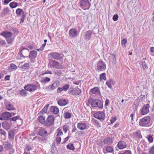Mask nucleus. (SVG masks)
<instances>
[{
	"label": "nucleus",
	"mask_w": 154,
	"mask_h": 154,
	"mask_svg": "<svg viewBox=\"0 0 154 154\" xmlns=\"http://www.w3.org/2000/svg\"><path fill=\"white\" fill-rule=\"evenodd\" d=\"M88 101L89 103L93 107H98L100 109H101L103 107V103L98 99L93 100L91 98H89Z\"/></svg>",
	"instance_id": "f257e3e1"
},
{
	"label": "nucleus",
	"mask_w": 154,
	"mask_h": 154,
	"mask_svg": "<svg viewBox=\"0 0 154 154\" xmlns=\"http://www.w3.org/2000/svg\"><path fill=\"white\" fill-rule=\"evenodd\" d=\"M79 4L80 7L84 10L89 9L91 5L88 0H80Z\"/></svg>",
	"instance_id": "f03ea898"
},
{
	"label": "nucleus",
	"mask_w": 154,
	"mask_h": 154,
	"mask_svg": "<svg viewBox=\"0 0 154 154\" xmlns=\"http://www.w3.org/2000/svg\"><path fill=\"white\" fill-rule=\"evenodd\" d=\"M150 121V117L149 116H146L140 119L139 125L142 127H148Z\"/></svg>",
	"instance_id": "7ed1b4c3"
},
{
	"label": "nucleus",
	"mask_w": 154,
	"mask_h": 154,
	"mask_svg": "<svg viewBox=\"0 0 154 154\" xmlns=\"http://www.w3.org/2000/svg\"><path fill=\"white\" fill-rule=\"evenodd\" d=\"M81 93V90L78 87L75 88H70L68 91L69 94L73 95H78Z\"/></svg>",
	"instance_id": "20e7f679"
},
{
	"label": "nucleus",
	"mask_w": 154,
	"mask_h": 154,
	"mask_svg": "<svg viewBox=\"0 0 154 154\" xmlns=\"http://www.w3.org/2000/svg\"><path fill=\"white\" fill-rule=\"evenodd\" d=\"M97 66V70L98 72L104 71L106 67L105 63L101 60L98 62Z\"/></svg>",
	"instance_id": "39448f33"
},
{
	"label": "nucleus",
	"mask_w": 154,
	"mask_h": 154,
	"mask_svg": "<svg viewBox=\"0 0 154 154\" xmlns=\"http://www.w3.org/2000/svg\"><path fill=\"white\" fill-rule=\"evenodd\" d=\"M94 117L95 118L99 119L104 120L105 118V114L104 112L103 111H98L93 115Z\"/></svg>",
	"instance_id": "423d86ee"
},
{
	"label": "nucleus",
	"mask_w": 154,
	"mask_h": 154,
	"mask_svg": "<svg viewBox=\"0 0 154 154\" xmlns=\"http://www.w3.org/2000/svg\"><path fill=\"white\" fill-rule=\"evenodd\" d=\"M55 117L53 115H50L48 116L46 120L45 126H50L54 123Z\"/></svg>",
	"instance_id": "0eeeda50"
},
{
	"label": "nucleus",
	"mask_w": 154,
	"mask_h": 154,
	"mask_svg": "<svg viewBox=\"0 0 154 154\" xmlns=\"http://www.w3.org/2000/svg\"><path fill=\"white\" fill-rule=\"evenodd\" d=\"M1 115L2 120H9L12 116L11 113L7 112L2 113Z\"/></svg>",
	"instance_id": "6e6552de"
},
{
	"label": "nucleus",
	"mask_w": 154,
	"mask_h": 154,
	"mask_svg": "<svg viewBox=\"0 0 154 154\" xmlns=\"http://www.w3.org/2000/svg\"><path fill=\"white\" fill-rule=\"evenodd\" d=\"M37 86L34 84L27 85L24 87V89L27 91L32 92L35 91L36 89Z\"/></svg>",
	"instance_id": "1a4fd4ad"
},
{
	"label": "nucleus",
	"mask_w": 154,
	"mask_h": 154,
	"mask_svg": "<svg viewBox=\"0 0 154 154\" xmlns=\"http://www.w3.org/2000/svg\"><path fill=\"white\" fill-rule=\"evenodd\" d=\"M49 55L51 57L57 60H59L62 59L61 54L57 52L51 53L49 54Z\"/></svg>",
	"instance_id": "9d476101"
},
{
	"label": "nucleus",
	"mask_w": 154,
	"mask_h": 154,
	"mask_svg": "<svg viewBox=\"0 0 154 154\" xmlns=\"http://www.w3.org/2000/svg\"><path fill=\"white\" fill-rule=\"evenodd\" d=\"M149 106L148 104L144 106L140 111V113L142 115H144L147 114L149 112Z\"/></svg>",
	"instance_id": "9b49d317"
},
{
	"label": "nucleus",
	"mask_w": 154,
	"mask_h": 154,
	"mask_svg": "<svg viewBox=\"0 0 154 154\" xmlns=\"http://www.w3.org/2000/svg\"><path fill=\"white\" fill-rule=\"evenodd\" d=\"M91 93L92 94L97 95L100 94V89L99 87H95L90 90L89 93Z\"/></svg>",
	"instance_id": "f8f14e48"
},
{
	"label": "nucleus",
	"mask_w": 154,
	"mask_h": 154,
	"mask_svg": "<svg viewBox=\"0 0 154 154\" xmlns=\"http://www.w3.org/2000/svg\"><path fill=\"white\" fill-rule=\"evenodd\" d=\"M51 65L54 68L57 69L62 68L61 65L58 62L54 60L51 62Z\"/></svg>",
	"instance_id": "ddd939ff"
},
{
	"label": "nucleus",
	"mask_w": 154,
	"mask_h": 154,
	"mask_svg": "<svg viewBox=\"0 0 154 154\" xmlns=\"http://www.w3.org/2000/svg\"><path fill=\"white\" fill-rule=\"evenodd\" d=\"M118 147L120 149H124L127 147L126 143L123 141H119L117 144Z\"/></svg>",
	"instance_id": "4468645a"
},
{
	"label": "nucleus",
	"mask_w": 154,
	"mask_h": 154,
	"mask_svg": "<svg viewBox=\"0 0 154 154\" xmlns=\"http://www.w3.org/2000/svg\"><path fill=\"white\" fill-rule=\"evenodd\" d=\"M38 134L42 137H46L48 136V133L45 129L41 128L39 130Z\"/></svg>",
	"instance_id": "2eb2a0df"
},
{
	"label": "nucleus",
	"mask_w": 154,
	"mask_h": 154,
	"mask_svg": "<svg viewBox=\"0 0 154 154\" xmlns=\"http://www.w3.org/2000/svg\"><path fill=\"white\" fill-rule=\"evenodd\" d=\"M69 84H66L64 85L62 88L59 87L57 90V92L60 93L63 91H66L69 88Z\"/></svg>",
	"instance_id": "dca6fc26"
},
{
	"label": "nucleus",
	"mask_w": 154,
	"mask_h": 154,
	"mask_svg": "<svg viewBox=\"0 0 154 154\" xmlns=\"http://www.w3.org/2000/svg\"><path fill=\"white\" fill-rule=\"evenodd\" d=\"M77 31L76 29L72 28L70 29L69 32V34L71 37H74L77 34Z\"/></svg>",
	"instance_id": "f3484780"
},
{
	"label": "nucleus",
	"mask_w": 154,
	"mask_h": 154,
	"mask_svg": "<svg viewBox=\"0 0 154 154\" xmlns=\"http://www.w3.org/2000/svg\"><path fill=\"white\" fill-rule=\"evenodd\" d=\"M68 103V100H66L63 99H61L59 100L58 101V104L61 106H65Z\"/></svg>",
	"instance_id": "a211bd4d"
},
{
	"label": "nucleus",
	"mask_w": 154,
	"mask_h": 154,
	"mask_svg": "<svg viewBox=\"0 0 154 154\" xmlns=\"http://www.w3.org/2000/svg\"><path fill=\"white\" fill-rule=\"evenodd\" d=\"M3 128L5 130H8L11 128V124L7 121H5L2 123Z\"/></svg>",
	"instance_id": "6ab92c4d"
},
{
	"label": "nucleus",
	"mask_w": 154,
	"mask_h": 154,
	"mask_svg": "<svg viewBox=\"0 0 154 154\" xmlns=\"http://www.w3.org/2000/svg\"><path fill=\"white\" fill-rule=\"evenodd\" d=\"M37 52L35 51H31L29 53V57L31 60L35 58L37 56Z\"/></svg>",
	"instance_id": "aec40b11"
},
{
	"label": "nucleus",
	"mask_w": 154,
	"mask_h": 154,
	"mask_svg": "<svg viewBox=\"0 0 154 154\" xmlns=\"http://www.w3.org/2000/svg\"><path fill=\"white\" fill-rule=\"evenodd\" d=\"M50 110L51 112L54 114H57L59 112L58 108L53 106L50 108Z\"/></svg>",
	"instance_id": "412c9836"
},
{
	"label": "nucleus",
	"mask_w": 154,
	"mask_h": 154,
	"mask_svg": "<svg viewBox=\"0 0 154 154\" xmlns=\"http://www.w3.org/2000/svg\"><path fill=\"white\" fill-rule=\"evenodd\" d=\"M77 127L79 130H84L87 127V125L84 123H78Z\"/></svg>",
	"instance_id": "4be33fe9"
},
{
	"label": "nucleus",
	"mask_w": 154,
	"mask_h": 154,
	"mask_svg": "<svg viewBox=\"0 0 154 154\" xmlns=\"http://www.w3.org/2000/svg\"><path fill=\"white\" fill-rule=\"evenodd\" d=\"M92 34V31L91 30H88L86 31L85 35V38L87 40H89Z\"/></svg>",
	"instance_id": "5701e85b"
},
{
	"label": "nucleus",
	"mask_w": 154,
	"mask_h": 154,
	"mask_svg": "<svg viewBox=\"0 0 154 154\" xmlns=\"http://www.w3.org/2000/svg\"><path fill=\"white\" fill-rule=\"evenodd\" d=\"M112 141L111 138L107 137L104 140L103 143L105 144L110 145L112 143Z\"/></svg>",
	"instance_id": "b1692460"
},
{
	"label": "nucleus",
	"mask_w": 154,
	"mask_h": 154,
	"mask_svg": "<svg viewBox=\"0 0 154 154\" xmlns=\"http://www.w3.org/2000/svg\"><path fill=\"white\" fill-rule=\"evenodd\" d=\"M6 38L11 37L12 35L11 33L9 32H4L1 33L0 34Z\"/></svg>",
	"instance_id": "393cba45"
},
{
	"label": "nucleus",
	"mask_w": 154,
	"mask_h": 154,
	"mask_svg": "<svg viewBox=\"0 0 154 154\" xmlns=\"http://www.w3.org/2000/svg\"><path fill=\"white\" fill-rule=\"evenodd\" d=\"M0 134L2 139L5 140L6 138V133L2 129H0Z\"/></svg>",
	"instance_id": "a878e982"
},
{
	"label": "nucleus",
	"mask_w": 154,
	"mask_h": 154,
	"mask_svg": "<svg viewBox=\"0 0 154 154\" xmlns=\"http://www.w3.org/2000/svg\"><path fill=\"white\" fill-rule=\"evenodd\" d=\"M6 108L8 111H11L15 110L14 106L10 103H8L6 105Z\"/></svg>",
	"instance_id": "bb28decb"
},
{
	"label": "nucleus",
	"mask_w": 154,
	"mask_h": 154,
	"mask_svg": "<svg viewBox=\"0 0 154 154\" xmlns=\"http://www.w3.org/2000/svg\"><path fill=\"white\" fill-rule=\"evenodd\" d=\"M51 85L52 88V90H53L59 86L60 83L58 81H57Z\"/></svg>",
	"instance_id": "cd10ccee"
},
{
	"label": "nucleus",
	"mask_w": 154,
	"mask_h": 154,
	"mask_svg": "<svg viewBox=\"0 0 154 154\" xmlns=\"http://www.w3.org/2000/svg\"><path fill=\"white\" fill-rule=\"evenodd\" d=\"M29 50L23 47H22V49L20 51V53L21 54V56L24 58H25V57H25L24 56L23 54V52H26V54H27L29 51Z\"/></svg>",
	"instance_id": "c85d7f7f"
},
{
	"label": "nucleus",
	"mask_w": 154,
	"mask_h": 154,
	"mask_svg": "<svg viewBox=\"0 0 154 154\" xmlns=\"http://www.w3.org/2000/svg\"><path fill=\"white\" fill-rule=\"evenodd\" d=\"M14 136V132L12 130H10L8 132V137L10 140H13Z\"/></svg>",
	"instance_id": "c756f323"
},
{
	"label": "nucleus",
	"mask_w": 154,
	"mask_h": 154,
	"mask_svg": "<svg viewBox=\"0 0 154 154\" xmlns=\"http://www.w3.org/2000/svg\"><path fill=\"white\" fill-rule=\"evenodd\" d=\"M51 79L47 77H45L43 78L40 81V82L43 84H46L48 82L50 81Z\"/></svg>",
	"instance_id": "7c9ffc66"
},
{
	"label": "nucleus",
	"mask_w": 154,
	"mask_h": 154,
	"mask_svg": "<svg viewBox=\"0 0 154 154\" xmlns=\"http://www.w3.org/2000/svg\"><path fill=\"white\" fill-rule=\"evenodd\" d=\"M19 119L22 121V120L20 118V116L18 115L16 116L13 117L11 118L10 120L11 122L13 121L14 122H15L17 120Z\"/></svg>",
	"instance_id": "2f4dec72"
},
{
	"label": "nucleus",
	"mask_w": 154,
	"mask_h": 154,
	"mask_svg": "<svg viewBox=\"0 0 154 154\" xmlns=\"http://www.w3.org/2000/svg\"><path fill=\"white\" fill-rule=\"evenodd\" d=\"M67 148L69 150L74 151L75 149L74 146L71 143H69L66 146Z\"/></svg>",
	"instance_id": "473e14b6"
},
{
	"label": "nucleus",
	"mask_w": 154,
	"mask_h": 154,
	"mask_svg": "<svg viewBox=\"0 0 154 154\" xmlns=\"http://www.w3.org/2000/svg\"><path fill=\"white\" fill-rule=\"evenodd\" d=\"M100 81H101L102 80H104L105 81L106 80V73L104 72L100 75Z\"/></svg>",
	"instance_id": "72a5a7b5"
},
{
	"label": "nucleus",
	"mask_w": 154,
	"mask_h": 154,
	"mask_svg": "<svg viewBox=\"0 0 154 154\" xmlns=\"http://www.w3.org/2000/svg\"><path fill=\"white\" fill-rule=\"evenodd\" d=\"M134 137H137L138 138H140L142 137V136L140 134V132L139 131L135 132L134 133Z\"/></svg>",
	"instance_id": "f704fd0d"
},
{
	"label": "nucleus",
	"mask_w": 154,
	"mask_h": 154,
	"mask_svg": "<svg viewBox=\"0 0 154 154\" xmlns=\"http://www.w3.org/2000/svg\"><path fill=\"white\" fill-rule=\"evenodd\" d=\"M38 119L40 123L42 124H45L46 121H45V117H44L42 116H40L39 117Z\"/></svg>",
	"instance_id": "c9c22d12"
},
{
	"label": "nucleus",
	"mask_w": 154,
	"mask_h": 154,
	"mask_svg": "<svg viewBox=\"0 0 154 154\" xmlns=\"http://www.w3.org/2000/svg\"><path fill=\"white\" fill-rule=\"evenodd\" d=\"M141 65L144 70H146L148 69V66L146 63L144 61L142 60L141 62Z\"/></svg>",
	"instance_id": "e433bc0d"
},
{
	"label": "nucleus",
	"mask_w": 154,
	"mask_h": 154,
	"mask_svg": "<svg viewBox=\"0 0 154 154\" xmlns=\"http://www.w3.org/2000/svg\"><path fill=\"white\" fill-rule=\"evenodd\" d=\"M106 84L109 88H111V85L113 84V81L112 79H110L106 82Z\"/></svg>",
	"instance_id": "4c0bfd02"
},
{
	"label": "nucleus",
	"mask_w": 154,
	"mask_h": 154,
	"mask_svg": "<svg viewBox=\"0 0 154 154\" xmlns=\"http://www.w3.org/2000/svg\"><path fill=\"white\" fill-rule=\"evenodd\" d=\"M49 105V104H47L43 108L42 110L40 112L42 113H46L47 112Z\"/></svg>",
	"instance_id": "58836bf2"
},
{
	"label": "nucleus",
	"mask_w": 154,
	"mask_h": 154,
	"mask_svg": "<svg viewBox=\"0 0 154 154\" xmlns=\"http://www.w3.org/2000/svg\"><path fill=\"white\" fill-rule=\"evenodd\" d=\"M10 6L12 8H14L17 7L18 5L17 3L16 2H11L9 4Z\"/></svg>",
	"instance_id": "ea45409f"
},
{
	"label": "nucleus",
	"mask_w": 154,
	"mask_h": 154,
	"mask_svg": "<svg viewBox=\"0 0 154 154\" xmlns=\"http://www.w3.org/2000/svg\"><path fill=\"white\" fill-rule=\"evenodd\" d=\"M16 13L19 15L24 14V11L22 9L18 8L16 10Z\"/></svg>",
	"instance_id": "a19ab883"
},
{
	"label": "nucleus",
	"mask_w": 154,
	"mask_h": 154,
	"mask_svg": "<svg viewBox=\"0 0 154 154\" xmlns=\"http://www.w3.org/2000/svg\"><path fill=\"white\" fill-rule=\"evenodd\" d=\"M10 11L8 9V8H5L3 11L2 13L5 15H6L8 14Z\"/></svg>",
	"instance_id": "79ce46f5"
},
{
	"label": "nucleus",
	"mask_w": 154,
	"mask_h": 154,
	"mask_svg": "<svg viewBox=\"0 0 154 154\" xmlns=\"http://www.w3.org/2000/svg\"><path fill=\"white\" fill-rule=\"evenodd\" d=\"M146 138H147L149 142L151 143L153 141V139L152 135L151 134L148 135L146 137Z\"/></svg>",
	"instance_id": "37998d69"
},
{
	"label": "nucleus",
	"mask_w": 154,
	"mask_h": 154,
	"mask_svg": "<svg viewBox=\"0 0 154 154\" xmlns=\"http://www.w3.org/2000/svg\"><path fill=\"white\" fill-rule=\"evenodd\" d=\"M119 154H132V152L130 150H126L122 152L119 153Z\"/></svg>",
	"instance_id": "c03bdc74"
},
{
	"label": "nucleus",
	"mask_w": 154,
	"mask_h": 154,
	"mask_svg": "<svg viewBox=\"0 0 154 154\" xmlns=\"http://www.w3.org/2000/svg\"><path fill=\"white\" fill-rule=\"evenodd\" d=\"M106 149L108 152H112L113 151V148L111 146H107Z\"/></svg>",
	"instance_id": "a18cd8bd"
},
{
	"label": "nucleus",
	"mask_w": 154,
	"mask_h": 154,
	"mask_svg": "<svg viewBox=\"0 0 154 154\" xmlns=\"http://www.w3.org/2000/svg\"><path fill=\"white\" fill-rule=\"evenodd\" d=\"M64 116L66 119H69L71 117V114L68 112H66L64 113Z\"/></svg>",
	"instance_id": "49530a36"
},
{
	"label": "nucleus",
	"mask_w": 154,
	"mask_h": 154,
	"mask_svg": "<svg viewBox=\"0 0 154 154\" xmlns=\"http://www.w3.org/2000/svg\"><path fill=\"white\" fill-rule=\"evenodd\" d=\"M6 40L8 44H11L12 42L13 41L14 39L13 38H11V37L8 38H6Z\"/></svg>",
	"instance_id": "de8ad7c7"
},
{
	"label": "nucleus",
	"mask_w": 154,
	"mask_h": 154,
	"mask_svg": "<svg viewBox=\"0 0 154 154\" xmlns=\"http://www.w3.org/2000/svg\"><path fill=\"white\" fill-rule=\"evenodd\" d=\"M23 89L21 90L20 92V94L21 95L26 96L27 94V92L26 91Z\"/></svg>",
	"instance_id": "09e8293b"
},
{
	"label": "nucleus",
	"mask_w": 154,
	"mask_h": 154,
	"mask_svg": "<svg viewBox=\"0 0 154 154\" xmlns=\"http://www.w3.org/2000/svg\"><path fill=\"white\" fill-rule=\"evenodd\" d=\"M57 137H58L59 135H62L63 134V133L61 131V130L60 128H58L57 130Z\"/></svg>",
	"instance_id": "8fccbe9b"
},
{
	"label": "nucleus",
	"mask_w": 154,
	"mask_h": 154,
	"mask_svg": "<svg viewBox=\"0 0 154 154\" xmlns=\"http://www.w3.org/2000/svg\"><path fill=\"white\" fill-rule=\"evenodd\" d=\"M148 153L149 154H154V145L149 149Z\"/></svg>",
	"instance_id": "3c124183"
},
{
	"label": "nucleus",
	"mask_w": 154,
	"mask_h": 154,
	"mask_svg": "<svg viewBox=\"0 0 154 154\" xmlns=\"http://www.w3.org/2000/svg\"><path fill=\"white\" fill-rule=\"evenodd\" d=\"M127 42V41L126 39H123L122 40V42H121V43H122V46L123 47L125 48V46H126L125 44H126V43Z\"/></svg>",
	"instance_id": "603ef678"
},
{
	"label": "nucleus",
	"mask_w": 154,
	"mask_h": 154,
	"mask_svg": "<svg viewBox=\"0 0 154 154\" xmlns=\"http://www.w3.org/2000/svg\"><path fill=\"white\" fill-rule=\"evenodd\" d=\"M68 129V126L67 125H65L63 126V131L66 133Z\"/></svg>",
	"instance_id": "864d4df0"
},
{
	"label": "nucleus",
	"mask_w": 154,
	"mask_h": 154,
	"mask_svg": "<svg viewBox=\"0 0 154 154\" xmlns=\"http://www.w3.org/2000/svg\"><path fill=\"white\" fill-rule=\"evenodd\" d=\"M11 68L12 69H17V66L14 63H11L10 65Z\"/></svg>",
	"instance_id": "5fc2aeb1"
},
{
	"label": "nucleus",
	"mask_w": 154,
	"mask_h": 154,
	"mask_svg": "<svg viewBox=\"0 0 154 154\" xmlns=\"http://www.w3.org/2000/svg\"><path fill=\"white\" fill-rule=\"evenodd\" d=\"M119 16L117 14L114 15L112 17L113 20L114 21H116L118 18Z\"/></svg>",
	"instance_id": "6e6d98bb"
},
{
	"label": "nucleus",
	"mask_w": 154,
	"mask_h": 154,
	"mask_svg": "<svg viewBox=\"0 0 154 154\" xmlns=\"http://www.w3.org/2000/svg\"><path fill=\"white\" fill-rule=\"evenodd\" d=\"M97 144L99 146H102V141L101 140H98L97 141Z\"/></svg>",
	"instance_id": "4d7b16f0"
},
{
	"label": "nucleus",
	"mask_w": 154,
	"mask_h": 154,
	"mask_svg": "<svg viewBox=\"0 0 154 154\" xmlns=\"http://www.w3.org/2000/svg\"><path fill=\"white\" fill-rule=\"evenodd\" d=\"M57 137L56 138V141L57 143L59 144L60 143L61 141V138L60 137Z\"/></svg>",
	"instance_id": "13d9d810"
},
{
	"label": "nucleus",
	"mask_w": 154,
	"mask_h": 154,
	"mask_svg": "<svg viewBox=\"0 0 154 154\" xmlns=\"http://www.w3.org/2000/svg\"><path fill=\"white\" fill-rule=\"evenodd\" d=\"M55 74L60 76L62 74V72L61 70H58L54 72Z\"/></svg>",
	"instance_id": "bf43d9fd"
},
{
	"label": "nucleus",
	"mask_w": 154,
	"mask_h": 154,
	"mask_svg": "<svg viewBox=\"0 0 154 154\" xmlns=\"http://www.w3.org/2000/svg\"><path fill=\"white\" fill-rule=\"evenodd\" d=\"M6 44L5 41L4 40H0V45H5Z\"/></svg>",
	"instance_id": "052dcab7"
},
{
	"label": "nucleus",
	"mask_w": 154,
	"mask_h": 154,
	"mask_svg": "<svg viewBox=\"0 0 154 154\" xmlns=\"http://www.w3.org/2000/svg\"><path fill=\"white\" fill-rule=\"evenodd\" d=\"M23 66L26 68V69H28L29 67V63H25L23 65Z\"/></svg>",
	"instance_id": "680f3d73"
},
{
	"label": "nucleus",
	"mask_w": 154,
	"mask_h": 154,
	"mask_svg": "<svg viewBox=\"0 0 154 154\" xmlns=\"http://www.w3.org/2000/svg\"><path fill=\"white\" fill-rule=\"evenodd\" d=\"M26 149L27 151H29L32 149L30 145H27L26 146Z\"/></svg>",
	"instance_id": "e2e57ef3"
},
{
	"label": "nucleus",
	"mask_w": 154,
	"mask_h": 154,
	"mask_svg": "<svg viewBox=\"0 0 154 154\" xmlns=\"http://www.w3.org/2000/svg\"><path fill=\"white\" fill-rule=\"evenodd\" d=\"M12 30L15 33H17L18 32V30L16 28H12Z\"/></svg>",
	"instance_id": "0e129e2a"
},
{
	"label": "nucleus",
	"mask_w": 154,
	"mask_h": 154,
	"mask_svg": "<svg viewBox=\"0 0 154 154\" xmlns=\"http://www.w3.org/2000/svg\"><path fill=\"white\" fill-rule=\"evenodd\" d=\"M45 89L47 90H52V88L51 87V85H50L48 86H46L45 88Z\"/></svg>",
	"instance_id": "69168bd1"
},
{
	"label": "nucleus",
	"mask_w": 154,
	"mask_h": 154,
	"mask_svg": "<svg viewBox=\"0 0 154 154\" xmlns=\"http://www.w3.org/2000/svg\"><path fill=\"white\" fill-rule=\"evenodd\" d=\"M69 139V136L66 137V138H65L64 139V141H63V143H66V142H67L68 140Z\"/></svg>",
	"instance_id": "338daca9"
},
{
	"label": "nucleus",
	"mask_w": 154,
	"mask_h": 154,
	"mask_svg": "<svg viewBox=\"0 0 154 154\" xmlns=\"http://www.w3.org/2000/svg\"><path fill=\"white\" fill-rule=\"evenodd\" d=\"M25 17V16L24 15L22 16L20 19L21 22H21L23 23L24 22Z\"/></svg>",
	"instance_id": "774afa93"
}]
</instances>
